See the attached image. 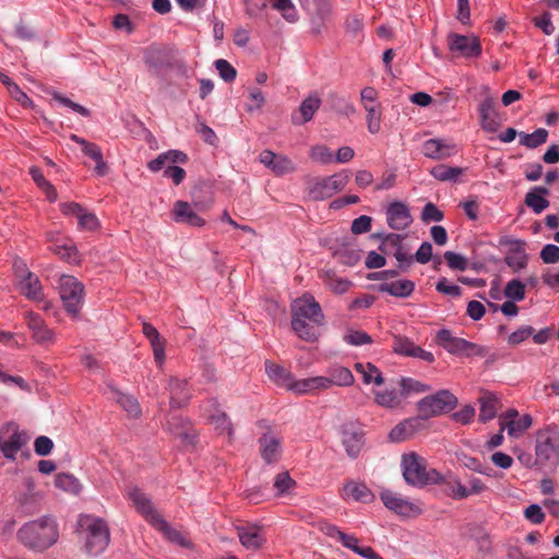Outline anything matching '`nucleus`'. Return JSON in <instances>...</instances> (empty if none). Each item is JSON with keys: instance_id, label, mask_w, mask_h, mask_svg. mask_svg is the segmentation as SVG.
Returning <instances> with one entry per match:
<instances>
[{"instance_id": "54", "label": "nucleus", "mask_w": 559, "mask_h": 559, "mask_svg": "<svg viewBox=\"0 0 559 559\" xmlns=\"http://www.w3.org/2000/svg\"><path fill=\"white\" fill-rule=\"evenodd\" d=\"M273 8L280 11L283 17L290 23L296 22L298 19L296 9L290 0H273Z\"/></svg>"}, {"instance_id": "12", "label": "nucleus", "mask_w": 559, "mask_h": 559, "mask_svg": "<svg viewBox=\"0 0 559 559\" xmlns=\"http://www.w3.org/2000/svg\"><path fill=\"white\" fill-rule=\"evenodd\" d=\"M340 437L346 454L356 459L365 445V432L354 423H346L340 427Z\"/></svg>"}, {"instance_id": "55", "label": "nucleus", "mask_w": 559, "mask_h": 559, "mask_svg": "<svg viewBox=\"0 0 559 559\" xmlns=\"http://www.w3.org/2000/svg\"><path fill=\"white\" fill-rule=\"evenodd\" d=\"M51 96L56 102H58L59 104H61L64 107L70 108L71 110L80 114L81 116L86 117V118L91 116V111L86 107L72 102L71 99L61 95L60 93L52 92Z\"/></svg>"}, {"instance_id": "18", "label": "nucleus", "mask_w": 559, "mask_h": 559, "mask_svg": "<svg viewBox=\"0 0 559 559\" xmlns=\"http://www.w3.org/2000/svg\"><path fill=\"white\" fill-rule=\"evenodd\" d=\"M259 162L276 176L292 174L296 169V166L290 158L285 155L275 154L270 150H264L260 153Z\"/></svg>"}, {"instance_id": "52", "label": "nucleus", "mask_w": 559, "mask_h": 559, "mask_svg": "<svg viewBox=\"0 0 559 559\" xmlns=\"http://www.w3.org/2000/svg\"><path fill=\"white\" fill-rule=\"evenodd\" d=\"M504 295L513 301H521L525 298V285L520 280H511L504 288Z\"/></svg>"}, {"instance_id": "46", "label": "nucleus", "mask_w": 559, "mask_h": 559, "mask_svg": "<svg viewBox=\"0 0 559 559\" xmlns=\"http://www.w3.org/2000/svg\"><path fill=\"white\" fill-rule=\"evenodd\" d=\"M479 420L481 423L489 421L496 417L498 399L493 394H486L479 399Z\"/></svg>"}, {"instance_id": "62", "label": "nucleus", "mask_w": 559, "mask_h": 559, "mask_svg": "<svg viewBox=\"0 0 559 559\" xmlns=\"http://www.w3.org/2000/svg\"><path fill=\"white\" fill-rule=\"evenodd\" d=\"M7 88L11 97L14 98L23 107L31 108L34 106L33 100L20 88L15 82H12Z\"/></svg>"}, {"instance_id": "43", "label": "nucleus", "mask_w": 559, "mask_h": 559, "mask_svg": "<svg viewBox=\"0 0 559 559\" xmlns=\"http://www.w3.org/2000/svg\"><path fill=\"white\" fill-rule=\"evenodd\" d=\"M355 370L362 376V381L365 384L373 383L376 385H381L384 383L382 372L371 362H356Z\"/></svg>"}, {"instance_id": "42", "label": "nucleus", "mask_w": 559, "mask_h": 559, "mask_svg": "<svg viewBox=\"0 0 559 559\" xmlns=\"http://www.w3.org/2000/svg\"><path fill=\"white\" fill-rule=\"evenodd\" d=\"M17 284L21 293L25 295L28 299L37 301L43 299L41 284L38 276L35 275L34 273L28 274L23 280H20Z\"/></svg>"}, {"instance_id": "25", "label": "nucleus", "mask_w": 559, "mask_h": 559, "mask_svg": "<svg viewBox=\"0 0 559 559\" xmlns=\"http://www.w3.org/2000/svg\"><path fill=\"white\" fill-rule=\"evenodd\" d=\"M47 240L52 242L50 250L62 260L72 264H79L81 262L78 248L71 240L61 241L58 238V234L55 233H49Z\"/></svg>"}, {"instance_id": "9", "label": "nucleus", "mask_w": 559, "mask_h": 559, "mask_svg": "<svg viewBox=\"0 0 559 559\" xmlns=\"http://www.w3.org/2000/svg\"><path fill=\"white\" fill-rule=\"evenodd\" d=\"M536 459L539 463L552 462L559 457V430L555 427L542 429L536 435Z\"/></svg>"}, {"instance_id": "4", "label": "nucleus", "mask_w": 559, "mask_h": 559, "mask_svg": "<svg viewBox=\"0 0 559 559\" xmlns=\"http://www.w3.org/2000/svg\"><path fill=\"white\" fill-rule=\"evenodd\" d=\"M402 475L406 484L416 488L437 485L442 479L436 468H427V461L416 452L403 454L401 461Z\"/></svg>"}, {"instance_id": "39", "label": "nucleus", "mask_w": 559, "mask_h": 559, "mask_svg": "<svg viewBox=\"0 0 559 559\" xmlns=\"http://www.w3.org/2000/svg\"><path fill=\"white\" fill-rule=\"evenodd\" d=\"M549 190L546 187H533L525 195V204L535 213L540 214L549 206L547 195Z\"/></svg>"}, {"instance_id": "8", "label": "nucleus", "mask_w": 559, "mask_h": 559, "mask_svg": "<svg viewBox=\"0 0 559 559\" xmlns=\"http://www.w3.org/2000/svg\"><path fill=\"white\" fill-rule=\"evenodd\" d=\"M349 181L347 171H340L332 176L313 181L308 189L309 197L314 201H323L343 190Z\"/></svg>"}, {"instance_id": "5", "label": "nucleus", "mask_w": 559, "mask_h": 559, "mask_svg": "<svg viewBox=\"0 0 559 559\" xmlns=\"http://www.w3.org/2000/svg\"><path fill=\"white\" fill-rule=\"evenodd\" d=\"M457 399L449 390H440L435 394L423 397L417 402L419 420L439 416L454 409Z\"/></svg>"}, {"instance_id": "49", "label": "nucleus", "mask_w": 559, "mask_h": 559, "mask_svg": "<svg viewBox=\"0 0 559 559\" xmlns=\"http://www.w3.org/2000/svg\"><path fill=\"white\" fill-rule=\"evenodd\" d=\"M401 394L406 397L413 393H424L430 390V385L425 384L414 378L403 377L400 382Z\"/></svg>"}, {"instance_id": "51", "label": "nucleus", "mask_w": 559, "mask_h": 559, "mask_svg": "<svg viewBox=\"0 0 559 559\" xmlns=\"http://www.w3.org/2000/svg\"><path fill=\"white\" fill-rule=\"evenodd\" d=\"M275 497L287 495L296 486L288 472L278 473L274 479Z\"/></svg>"}, {"instance_id": "44", "label": "nucleus", "mask_w": 559, "mask_h": 559, "mask_svg": "<svg viewBox=\"0 0 559 559\" xmlns=\"http://www.w3.org/2000/svg\"><path fill=\"white\" fill-rule=\"evenodd\" d=\"M429 173L435 179L439 181L455 182L457 181L459 177L463 174V168L453 167L445 164H439L432 167Z\"/></svg>"}, {"instance_id": "15", "label": "nucleus", "mask_w": 559, "mask_h": 559, "mask_svg": "<svg viewBox=\"0 0 559 559\" xmlns=\"http://www.w3.org/2000/svg\"><path fill=\"white\" fill-rule=\"evenodd\" d=\"M386 223L394 230H405L413 224L409 206L403 201H393L385 210Z\"/></svg>"}, {"instance_id": "34", "label": "nucleus", "mask_w": 559, "mask_h": 559, "mask_svg": "<svg viewBox=\"0 0 559 559\" xmlns=\"http://www.w3.org/2000/svg\"><path fill=\"white\" fill-rule=\"evenodd\" d=\"M441 478L438 485H444L443 492L448 497L454 500H464L467 498V487L462 484L454 473L448 472L445 475L441 473Z\"/></svg>"}, {"instance_id": "64", "label": "nucleus", "mask_w": 559, "mask_h": 559, "mask_svg": "<svg viewBox=\"0 0 559 559\" xmlns=\"http://www.w3.org/2000/svg\"><path fill=\"white\" fill-rule=\"evenodd\" d=\"M540 259L546 264L559 262V247L552 243L545 245L540 250Z\"/></svg>"}, {"instance_id": "14", "label": "nucleus", "mask_w": 559, "mask_h": 559, "mask_svg": "<svg viewBox=\"0 0 559 559\" xmlns=\"http://www.w3.org/2000/svg\"><path fill=\"white\" fill-rule=\"evenodd\" d=\"M448 46L450 51L467 59L478 58L481 55L480 41L475 36L450 33L448 35Z\"/></svg>"}, {"instance_id": "28", "label": "nucleus", "mask_w": 559, "mask_h": 559, "mask_svg": "<svg viewBox=\"0 0 559 559\" xmlns=\"http://www.w3.org/2000/svg\"><path fill=\"white\" fill-rule=\"evenodd\" d=\"M321 106V98L317 93L310 94L308 97H306L300 106L298 112H294L292 115V121L294 124L300 126L308 121H310L317 110Z\"/></svg>"}, {"instance_id": "3", "label": "nucleus", "mask_w": 559, "mask_h": 559, "mask_svg": "<svg viewBox=\"0 0 559 559\" xmlns=\"http://www.w3.org/2000/svg\"><path fill=\"white\" fill-rule=\"evenodd\" d=\"M78 533L84 543L86 554L91 556L104 552L110 540L109 528L105 521L90 514L80 515Z\"/></svg>"}, {"instance_id": "37", "label": "nucleus", "mask_w": 559, "mask_h": 559, "mask_svg": "<svg viewBox=\"0 0 559 559\" xmlns=\"http://www.w3.org/2000/svg\"><path fill=\"white\" fill-rule=\"evenodd\" d=\"M168 390L170 394V405L173 407L179 408L185 406L191 397L188 382L186 380L177 378L171 379L169 381Z\"/></svg>"}, {"instance_id": "24", "label": "nucleus", "mask_w": 559, "mask_h": 559, "mask_svg": "<svg viewBox=\"0 0 559 559\" xmlns=\"http://www.w3.org/2000/svg\"><path fill=\"white\" fill-rule=\"evenodd\" d=\"M518 416L516 409H508L500 419L501 431L507 429L510 437L516 438L532 426L533 420L530 415L526 414L520 418Z\"/></svg>"}, {"instance_id": "57", "label": "nucleus", "mask_w": 559, "mask_h": 559, "mask_svg": "<svg viewBox=\"0 0 559 559\" xmlns=\"http://www.w3.org/2000/svg\"><path fill=\"white\" fill-rule=\"evenodd\" d=\"M310 157L321 164H330L333 162V155L330 148L325 145H314L310 148Z\"/></svg>"}, {"instance_id": "20", "label": "nucleus", "mask_w": 559, "mask_h": 559, "mask_svg": "<svg viewBox=\"0 0 559 559\" xmlns=\"http://www.w3.org/2000/svg\"><path fill=\"white\" fill-rule=\"evenodd\" d=\"M25 319L27 328L32 331V337L37 344L49 345L55 342V332L47 326L40 314L29 311Z\"/></svg>"}, {"instance_id": "32", "label": "nucleus", "mask_w": 559, "mask_h": 559, "mask_svg": "<svg viewBox=\"0 0 559 559\" xmlns=\"http://www.w3.org/2000/svg\"><path fill=\"white\" fill-rule=\"evenodd\" d=\"M142 332L150 341L156 364L162 367L165 361V341L162 340L159 332L151 323L144 322Z\"/></svg>"}, {"instance_id": "21", "label": "nucleus", "mask_w": 559, "mask_h": 559, "mask_svg": "<svg viewBox=\"0 0 559 559\" xmlns=\"http://www.w3.org/2000/svg\"><path fill=\"white\" fill-rule=\"evenodd\" d=\"M423 153L430 159H445L457 153V145L445 139H429L423 144Z\"/></svg>"}, {"instance_id": "38", "label": "nucleus", "mask_w": 559, "mask_h": 559, "mask_svg": "<svg viewBox=\"0 0 559 559\" xmlns=\"http://www.w3.org/2000/svg\"><path fill=\"white\" fill-rule=\"evenodd\" d=\"M415 289V283L411 280H397L379 284L378 290L399 298L409 297Z\"/></svg>"}, {"instance_id": "41", "label": "nucleus", "mask_w": 559, "mask_h": 559, "mask_svg": "<svg viewBox=\"0 0 559 559\" xmlns=\"http://www.w3.org/2000/svg\"><path fill=\"white\" fill-rule=\"evenodd\" d=\"M111 397L131 416L138 417L141 414V407L136 399L120 392L114 384H107Z\"/></svg>"}, {"instance_id": "33", "label": "nucleus", "mask_w": 559, "mask_h": 559, "mask_svg": "<svg viewBox=\"0 0 559 559\" xmlns=\"http://www.w3.org/2000/svg\"><path fill=\"white\" fill-rule=\"evenodd\" d=\"M265 372L276 385L293 392L296 378L290 371L274 362L265 361Z\"/></svg>"}, {"instance_id": "56", "label": "nucleus", "mask_w": 559, "mask_h": 559, "mask_svg": "<svg viewBox=\"0 0 559 559\" xmlns=\"http://www.w3.org/2000/svg\"><path fill=\"white\" fill-rule=\"evenodd\" d=\"M404 236L400 234H385L382 236L381 246L380 249L384 251H395L396 249H400L401 246H403Z\"/></svg>"}, {"instance_id": "61", "label": "nucleus", "mask_w": 559, "mask_h": 559, "mask_svg": "<svg viewBox=\"0 0 559 559\" xmlns=\"http://www.w3.org/2000/svg\"><path fill=\"white\" fill-rule=\"evenodd\" d=\"M250 103L246 105V110L249 112L261 109L265 103L264 94L255 87L249 88Z\"/></svg>"}, {"instance_id": "59", "label": "nucleus", "mask_w": 559, "mask_h": 559, "mask_svg": "<svg viewBox=\"0 0 559 559\" xmlns=\"http://www.w3.org/2000/svg\"><path fill=\"white\" fill-rule=\"evenodd\" d=\"M436 289L438 293H441L443 295H448L451 297H460L462 295V288L459 285L451 283L445 277H441L437 282Z\"/></svg>"}, {"instance_id": "10", "label": "nucleus", "mask_w": 559, "mask_h": 559, "mask_svg": "<svg viewBox=\"0 0 559 559\" xmlns=\"http://www.w3.org/2000/svg\"><path fill=\"white\" fill-rule=\"evenodd\" d=\"M28 440V435L21 431L13 423H9L0 429V450L9 460H15L17 452Z\"/></svg>"}, {"instance_id": "48", "label": "nucleus", "mask_w": 559, "mask_h": 559, "mask_svg": "<svg viewBox=\"0 0 559 559\" xmlns=\"http://www.w3.org/2000/svg\"><path fill=\"white\" fill-rule=\"evenodd\" d=\"M55 485L57 488L78 495L81 491V484L79 479L69 473H59L55 477Z\"/></svg>"}, {"instance_id": "63", "label": "nucleus", "mask_w": 559, "mask_h": 559, "mask_svg": "<svg viewBox=\"0 0 559 559\" xmlns=\"http://www.w3.org/2000/svg\"><path fill=\"white\" fill-rule=\"evenodd\" d=\"M444 259L452 270L465 271L467 269V260L460 253L445 251Z\"/></svg>"}, {"instance_id": "13", "label": "nucleus", "mask_w": 559, "mask_h": 559, "mask_svg": "<svg viewBox=\"0 0 559 559\" xmlns=\"http://www.w3.org/2000/svg\"><path fill=\"white\" fill-rule=\"evenodd\" d=\"M378 92L372 86H367L360 92V100L367 112L366 121L368 131L377 134L381 129V108L377 105Z\"/></svg>"}, {"instance_id": "11", "label": "nucleus", "mask_w": 559, "mask_h": 559, "mask_svg": "<svg viewBox=\"0 0 559 559\" xmlns=\"http://www.w3.org/2000/svg\"><path fill=\"white\" fill-rule=\"evenodd\" d=\"M380 499L385 508L403 518L417 516L423 512L419 504L403 498L400 493L390 489L381 490Z\"/></svg>"}, {"instance_id": "22", "label": "nucleus", "mask_w": 559, "mask_h": 559, "mask_svg": "<svg viewBox=\"0 0 559 559\" xmlns=\"http://www.w3.org/2000/svg\"><path fill=\"white\" fill-rule=\"evenodd\" d=\"M480 127L486 132H496L500 124V116L496 109L495 98L487 95L478 106Z\"/></svg>"}, {"instance_id": "29", "label": "nucleus", "mask_w": 559, "mask_h": 559, "mask_svg": "<svg viewBox=\"0 0 559 559\" xmlns=\"http://www.w3.org/2000/svg\"><path fill=\"white\" fill-rule=\"evenodd\" d=\"M329 390L328 379L324 376L309 377L305 379H296L293 384V393L304 395H314L321 391Z\"/></svg>"}, {"instance_id": "53", "label": "nucleus", "mask_w": 559, "mask_h": 559, "mask_svg": "<svg viewBox=\"0 0 559 559\" xmlns=\"http://www.w3.org/2000/svg\"><path fill=\"white\" fill-rule=\"evenodd\" d=\"M419 423V418H412L408 420H405L404 423L395 426L390 431V439L392 441L399 442L406 438V436L409 433V431L413 429L414 425Z\"/></svg>"}, {"instance_id": "6", "label": "nucleus", "mask_w": 559, "mask_h": 559, "mask_svg": "<svg viewBox=\"0 0 559 559\" xmlns=\"http://www.w3.org/2000/svg\"><path fill=\"white\" fill-rule=\"evenodd\" d=\"M437 343L449 354L455 356L484 357L487 354L485 347L472 343L465 338L456 337L448 329H441L436 335Z\"/></svg>"}, {"instance_id": "16", "label": "nucleus", "mask_w": 559, "mask_h": 559, "mask_svg": "<svg viewBox=\"0 0 559 559\" xmlns=\"http://www.w3.org/2000/svg\"><path fill=\"white\" fill-rule=\"evenodd\" d=\"M392 349L395 354L401 356L414 357L427 362L435 361V356L431 352L415 345V343L406 336L394 335Z\"/></svg>"}, {"instance_id": "58", "label": "nucleus", "mask_w": 559, "mask_h": 559, "mask_svg": "<svg viewBox=\"0 0 559 559\" xmlns=\"http://www.w3.org/2000/svg\"><path fill=\"white\" fill-rule=\"evenodd\" d=\"M215 68L225 82H233L237 76L236 69L225 59L216 60Z\"/></svg>"}, {"instance_id": "36", "label": "nucleus", "mask_w": 559, "mask_h": 559, "mask_svg": "<svg viewBox=\"0 0 559 559\" xmlns=\"http://www.w3.org/2000/svg\"><path fill=\"white\" fill-rule=\"evenodd\" d=\"M342 498L346 500H354L358 502H370L373 499V493L364 483L350 480L347 481L342 490Z\"/></svg>"}, {"instance_id": "50", "label": "nucleus", "mask_w": 559, "mask_h": 559, "mask_svg": "<svg viewBox=\"0 0 559 559\" xmlns=\"http://www.w3.org/2000/svg\"><path fill=\"white\" fill-rule=\"evenodd\" d=\"M335 258L344 265L354 266L360 260V250L355 246L344 247L335 252Z\"/></svg>"}, {"instance_id": "26", "label": "nucleus", "mask_w": 559, "mask_h": 559, "mask_svg": "<svg viewBox=\"0 0 559 559\" xmlns=\"http://www.w3.org/2000/svg\"><path fill=\"white\" fill-rule=\"evenodd\" d=\"M237 533L239 542L247 549H260L266 542L262 527L257 524L239 526L237 527Z\"/></svg>"}, {"instance_id": "30", "label": "nucleus", "mask_w": 559, "mask_h": 559, "mask_svg": "<svg viewBox=\"0 0 559 559\" xmlns=\"http://www.w3.org/2000/svg\"><path fill=\"white\" fill-rule=\"evenodd\" d=\"M260 453L266 464L275 463L280 460L282 452L281 440L272 433H264L259 439Z\"/></svg>"}, {"instance_id": "2", "label": "nucleus", "mask_w": 559, "mask_h": 559, "mask_svg": "<svg viewBox=\"0 0 559 559\" xmlns=\"http://www.w3.org/2000/svg\"><path fill=\"white\" fill-rule=\"evenodd\" d=\"M58 538V524L51 516L29 521L17 531L20 543L28 549L39 552L55 545Z\"/></svg>"}, {"instance_id": "27", "label": "nucleus", "mask_w": 559, "mask_h": 559, "mask_svg": "<svg viewBox=\"0 0 559 559\" xmlns=\"http://www.w3.org/2000/svg\"><path fill=\"white\" fill-rule=\"evenodd\" d=\"M173 218L176 223L201 227L205 221L199 216L193 207L186 201H176L173 209Z\"/></svg>"}, {"instance_id": "7", "label": "nucleus", "mask_w": 559, "mask_h": 559, "mask_svg": "<svg viewBox=\"0 0 559 559\" xmlns=\"http://www.w3.org/2000/svg\"><path fill=\"white\" fill-rule=\"evenodd\" d=\"M59 295L66 311L78 317L84 300V285L72 275L59 278Z\"/></svg>"}, {"instance_id": "1", "label": "nucleus", "mask_w": 559, "mask_h": 559, "mask_svg": "<svg viewBox=\"0 0 559 559\" xmlns=\"http://www.w3.org/2000/svg\"><path fill=\"white\" fill-rule=\"evenodd\" d=\"M290 311L292 329L298 337L306 342L318 341L320 336L318 328L324 324V314L314 297L306 293L296 298L290 305Z\"/></svg>"}, {"instance_id": "40", "label": "nucleus", "mask_w": 559, "mask_h": 559, "mask_svg": "<svg viewBox=\"0 0 559 559\" xmlns=\"http://www.w3.org/2000/svg\"><path fill=\"white\" fill-rule=\"evenodd\" d=\"M374 403L383 408L393 409L401 405L402 394L394 388L372 390Z\"/></svg>"}, {"instance_id": "60", "label": "nucleus", "mask_w": 559, "mask_h": 559, "mask_svg": "<svg viewBox=\"0 0 559 559\" xmlns=\"http://www.w3.org/2000/svg\"><path fill=\"white\" fill-rule=\"evenodd\" d=\"M344 341L353 346H361L372 343L371 336L368 333L359 330L350 331L347 333L344 336Z\"/></svg>"}, {"instance_id": "31", "label": "nucleus", "mask_w": 559, "mask_h": 559, "mask_svg": "<svg viewBox=\"0 0 559 559\" xmlns=\"http://www.w3.org/2000/svg\"><path fill=\"white\" fill-rule=\"evenodd\" d=\"M328 386H350L355 382V377L350 369L342 365L335 364L326 369Z\"/></svg>"}, {"instance_id": "23", "label": "nucleus", "mask_w": 559, "mask_h": 559, "mask_svg": "<svg viewBox=\"0 0 559 559\" xmlns=\"http://www.w3.org/2000/svg\"><path fill=\"white\" fill-rule=\"evenodd\" d=\"M128 497L139 513L153 526L155 519H160L162 515L154 508L150 498L139 488L132 487L128 490Z\"/></svg>"}, {"instance_id": "17", "label": "nucleus", "mask_w": 559, "mask_h": 559, "mask_svg": "<svg viewBox=\"0 0 559 559\" xmlns=\"http://www.w3.org/2000/svg\"><path fill=\"white\" fill-rule=\"evenodd\" d=\"M203 414L206 416L209 423L219 432H226L229 437L233 436L234 428L230 419L226 413L218 408V403L215 399L209 400L202 406Z\"/></svg>"}, {"instance_id": "35", "label": "nucleus", "mask_w": 559, "mask_h": 559, "mask_svg": "<svg viewBox=\"0 0 559 559\" xmlns=\"http://www.w3.org/2000/svg\"><path fill=\"white\" fill-rule=\"evenodd\" d=\"M187 160L188 156L186 153L178 150H169L148 162L147 168L153 173H157L162 169L165 170L170 164H185Z\"/></svg>"}, {"instance_id": "45", "label": "nucleus", "mask_w": 559, "mask_h": 559, "mask_svg": "<svg viewBox=\"0 0 559 559\" xmlns=\"http://www.w3.org/2000/svg\"><path fill=\"white\" fill-rule=\"evenodd\" d=\"M324 284L335 294H345L352 282L344 277H338L332 270H326L321 275Z\"/></svg>"}, {"instance_id": "47", "label": "nucleus", "mask_w": 559, "mask_h": 559, "mask_svg": "<svg viewBox=\"0 0 559 559\" xmlns=\"http://www.w3.org/2000/svg\"><path fill=\"white\" fill-rule=\"evenodd\" d=\"M519 138L520 145H523L527 148H536L546 143L548 131L546 129L539 128L532 133L520 132Z\"/></svg>"}, {"instance_id": "19", "label": "nucleus", "mask_w": 559, "mask_h": 559, "mask_svg": "<svg viewBox=\"0 0 559 559\" xmlns=\"http://www.w3.org/2000/svg\"><path fill=\"white\" fill-rule=\"evenodd\" d=\"M153 527L159 532L167 542L177 547L183 549H191L193 547V544L187 533L173 526L163 516L157 520L155 519Z\"/></svg>"}]
</instances>
